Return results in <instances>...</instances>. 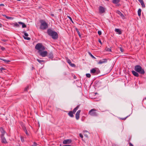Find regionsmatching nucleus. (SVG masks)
Wrapping results in <instances>:
<instances>
[{
    "mask_svg": "<svg viewBox=\"0 0 146 146\" xmlns=\"http://www.w3.org/2000/svg\"><path fill=\"white\" fill-rule=\"evenodd\" d=\"M47 32L48 35L54 39H56L58 38V36L56 32L49 29H48Z\"/></svg>",
    "mask_w": 146,
    "mask_h": 146,
    "instance_id": "obj_1",
    "label": "nucleus"
},
{
    "mask_svg": "<svg viewBox=\"0 0 146 146\" xmlns=\"http://www.w3.org/2000/svg\"><path fill=\"white\" fill-rule=\"evenodd\" d=\"M135 71L141 74H144L145 73L144 69L139 65H136L134 67Z\"/></svg>",
    "mask_w": 146,
    "mask_h": 146,
    "instance_id": "obj_2",
    "label": "nucleus"
},
{
    "mask_svg": "<svg viewBox=\"0 0 146 146\" xmlns=\"http://www.w3.org/2000/svg\"><path fill=\"white\" fill-rule=\"evenodd\" d=\"M40 22L41 23L40 29L42 30H45L48 28V25L44 21L41 20Z\"/></svg>",
    "mask_w": 146,
    "mask_h": 146,
    "instance_id": "obj_3",
    "label": "nucleus"
},
{
    "mask_svg": "<svg viewBox=\"0 0 146 146\" xmlns=\"http://www.w3.org/2000/svg\"><path fill=\"white\" fill-rule=\"evenodd\" d=\"M35 48L39 50L38 52L42 51L45 49V47L41 43L37 44L35 46Z\"/></svg>",
    "mask_w": 146,
    "mask_h": 146,
    "instance_id": "obj_4",
    "label": "nucleus"
},
{
    "mask_svg": "<svg viewBox=\"0 0 146 146\" xmlns=\"http://www.w3.org/2000/svg\"><path fill=\"white\" fill-rule=\"evenodd\" d=\"M96 111V110L95 109H92L89 111L88 114L92 116H97L98 115V114Z\"/></svg>",
    "mask_w": 146,
    "mask_h": 146,
    "instance_id": "obj_5",
    "label": "nucleus"
},
{
    "mask_svg": "<svg viewBox=\"0 0 146 146\" xmlns=\"http://www.w3.org/2000/svg\"><path fill=\"white\" fill-rule=\"evenodd\" d=\"M18 23V24L17 23H13L12 24V25L14 27H19V24L22 25V28H25L26 27V25L23 23L22 22H19Z\"/></svg>",
    "mask_w": 146,
    "mask_h": 146,
    "instance_id": "obj_6",
    "label": "nucleus"
},
{
    "mask_svg": "<svg viewBox=\"0 0 146 146\" xmlns=\"http://www.w3.org/2000/svg\"><path fill=\"white\" fill-rule=\"evenodd\" d=\"M40 55L42 57H44L47 56L48 53L46 51H40L38 52Z\"/></svg>",
    "mask_w": 146,
    "mask_h": 146,
    "instance_id": "obj_7",
    "label": "nucleus"
},
{
    "mask_svg": "<svg viewBox=\"0 0 146 146\" xmlns=\"http://www.w3.org/2000/svg\"><path fill=\"white\" fill-rule=\"evenodd\" d=\"M99 10L100 13H103L105 12V8L102 6H99Z\"/></svg>",
    "mask_w": 146,
    "mask_h": 146,
    "instance_id": "obj_8",
    "label": "nucleus"
},
{
    "mask_svg": "<svg viewBox=\"0 0 146 146\" xmlns=\"http://www.w3.org/2000/svg\"><path fill=\"white\" fill-rule=\"evenodd\" d=\"M72 142V140L71 139H67L64 140L63 142L64 144H69L70 143Z\"/></svg>",
    "mask_w": 146,
    "mask_h": 146,
    "instance_id": "obj_9",
    "label": "nucleus"
},
{
    "mask_svg": "<svg viewBox=\"0 0 146 146\" xmlns=\"http://www.w3.org/2000/svg\"><path fill=\"white\" fill-rule=\"evenodd\" d=\"M66 59V60L67 62L72 66V67H75V65L74 64H72L71 63L70 60L68 59V58L67 57L65 58Z\"/></svg>",
    "mask_w": 146,
    "mask_h": 146,
    "instance_id": "obj_10",
    "label": "nucleus"
},
{
    "mask_svg": "<svg viewBox=\"0 0 146 146\" xmlns=\"http://www.w3.org/2000/svg\"><path fill=\"white\" fill-rule=\"evenodd\" d=\"M107 61V60L106 59H103L102 60H100L98 64H101L106 62Z\"/></svg>",
    "mask_w": 146,
    "mask_h": 146,
    "instance_id": "obj_11",
    "label": "nucleus"
},
{
    "mask_svg": "<svg viewBox=\"0 0 146 146\" xmlns=\"http://www.w3.org/2000/svg\"><path fill=\"white\" fill-rule=\"evenodd\" d=\"M81 111L80 110H78L76 114V118L77 120H78L80 117V114Z\"/></svg>",
    "mask_w": 146,
    "mask_h": 146,
    "instance_id": "obj_12",
    "label": "nucleus"
},
{
    "mask_svg": "<svg viewBox=\"0 0 146 146\" xmlns=\"http://www.w3.org/2000/svg\"><path fill=\"white\" fill-rule=\"evenodd\" d=\"M1 137L2 139V143H7L5 138L4 137V134H2Z\"/></svg>",
    "mask_w": 146,
    "mask_h": 146,
    "instance_id": "obj_13",
    "label": "nucleus"
},
{
    "mask_svg": "<svg viewBox=\"0 0 146 146\" xmlns=\"http://www.w3.org/2000/svg\"><path fill=\"white\" fill-rule=\"evenodd\" d=\"M132 73L133 75L135 76L138 77L139 76V74L138 73V72L132 70Z\"/></svg>",
    "mask_w": 146,
    "mask_h": 146,
    "instance_id": "obj_14",
    "label": "nucleus"
},
{
    "mask_svg": "<svg viewBox=\"0 0 146 146\" xmlns=\"http://www.w3.org/2000/svg\"><path fill=\"white\" fill-rule=\"evenodd\" d=\"M83 132L84 136L87 138L88 137V134H89V132L86 130L84 131Z\"/></svg>",
    "mask_w": 146,
    "mask_h": 146,
    "instance_id": "obj_15",
    "label": "nucleus"
},
{
    "mask_svg": "<svg viewBox=\"0 0 146 146\" xmlns=\"http://www.w3.org/2000/svg\"><path fill=\"white\" fill-rule=\"evenodd\" d=\"M48 57L50 58H53V54L52 52H50L48 55Z\"/></svg>",
    "mask_w": 146,
    "mask_h": 146,
    "instance_id": "obj_16",
    "label": "nucleus"
},
{
    "mask_svg": "<svg viewBox=\"0 0 146 146\" xmlns=\"http://www.w3.org/2000/svg\"><path fill=\"white\" fill-rule=\"evenodd\" d=\"M73 114L74 113L72 112V111H70L68 113V115L70 117H74Z\"/></svg>",
    "mask_w": 146,
    "mask_h": 146,
    "instance_id": "obj_17",
    "label": "nucleus"
},
{
    "mask_svg": "<svg viewBox=\"0 0 146 146\" xmlns=\"http://www.w3.org/2000/svg\"><path fill=\"white\" fill-rule=\"evenodd\" d=\"M115 31L118 33V34L119 35L121 34L122 33V32L121 30L119 29H115Z\"/></svg>",
    "mask_w": 146,
    "mask_h": 146,
    "instance_id": "obj_18",
    "label": "nucleus"
},
{
    "mask_svg": "<svg viewBox=\"0 0 146 146\" xmlns=\"http://www.w3.org/2000/svg\"><path fill=\"white\" fill-rule=\"evenodd\" d=\"M120 2V0H113L112 2L114 4H117Z\"/></svg>",
    "mask_w": 146,
    "mask_h": 146,
    "instance_id": "obj_19",
    "label": "nucleus"
},
{
    "mask_svg": "<svg viewBox=\"0 0 146 146\" xmlns=\"http://www.w3.org/2000/svg\"><path fill=\"white\" fill-rule=\"evenodd\" d=\"M79 107V106H77L76 108H74V109L73 110V111H72V112L74 114L75 113L76 111L78 110V108Z\"/></svg>",
    "mask_w": 146,
    "mask_h": 146,
    "instance_id": "obj_20",
    "label": "nucleus"
},
{
    "mask_svg": "<svg viewBox=\"0 0 146 146\" xmlns=\"http://www.w3.org/2000/svg\"><path fill=\"white\" fill-rule=\"evenodd\" d=\"M0 60H3L4 62H6L7 63H8V62H10V60H6L4 59H3L2 58H0Z\"/></svg>",
    "mask_w": 146,
    "mask_h": 146,
    "instance_id": "obj_21",
    "label": "nucleus"
},
{
    "mask_svg": "<svg viewBox=\"0 0 146 146\" xmlns=\"http://www.w3.org/2000/svg\"><path fill=\"white\" fill-rule=\"evenodd\" d=\"M96 72V70L95 68H94L90 70V72L91 73L94 74Z\"/></svg>",
    "mask_w": 146,
    "mask_h": 146,
    "instance_id": "obj_22",
    "label": "nucleus"
},
{
    "mask_svg": "<svg viewBox=\"0 0 146 146\" xmlns=\"http://www.w3.org/2000/svg\"><path fill=\"white\" fill-rule=\"evenodd\" d=\"M36 60L40 64H42V62H44L45 61L42 60H40L38 59H36Z\"/></svg>",
    "mask_w": 146,
    "mask_h": 146,
    "instance_id": "obj_23",
    "label": "nucleus"
},
{
    "mask_svg": "<svg viewBox=\"0 0 146 146\" xmlns=\"http://www.w3.org/2000/svg\"><path fill=\"white\" fill-rule=\"evenodd\" d=\"M141 9H139L138 10L137 12H138V14L139 16H140L141 15Z\"/></svg>",
    "mask_w": 146,
    "mask_h": 146,
    "instance_id": "obj_24",
    "label": "nucleus"
},
{
    "mask_svg": "<svg viewBox=\"0 0 146 146\" xmlns=\"http://www.w3.org/2000/svg\"><path fill=\"white\" fill-rule=\"evenodd\" d=\"M116 12L117 14H118L119 15L121 16H123V15L122 14V13L119 11L117 10V11Z\"/></svg>",
    "mask_w": 146,
    "mask_h": 146,
    "instance_id": "obj_25",
    "label": "nucleus"
},
{
    "mask_svg": "<svg viewBox=\"0 0 146 146\" xmlns=\"http://www.w3.org/2000/svg\"><path fill=\"white\" fill-rule=\"evenodd\" d=\"M88 53L92 57V58L96 59V58L93 56L92 54L90 52H88Z\"/></svg>",
    "mask_w": 146,
    "mask_h": 146,
    "instance_id": "obj_26",
    "label": "nucleus"
},
{
    "mask_svg": "<svg viewBox=\"0 0 146 146\" xmlns=\"http://www.w3.org/2000/svg\"><path fill=\"white\" fill-rule=\"evenodd\" d=\"M105 50L106 51L108 52H110L111 51V49L110 48L108 47L106 48Z\"/></svg>",
    "mask_w": 146,
    "mask_h": 146,
    "instance_id": "obj_27",
    "label": "nucleus"
},
{
    "mask_svg": "<svg viewBox=\"0 0 146 146\" xmlns=\"http://www.w3.org/2000/svg\"><path fill=\"white\" fill-rule=\"evenodd\" d=\"M141 4L142 7L143 8H145V5L143 1L142 2V3H141Z\"/></svg>",
    "mask_w": 146,
    "mask_h": 146,
    "instance_id": "obj_28",
    "label": "nucleus"
},
{
    "mask_svg": "<svg viewBox=\"0 0 146 146\" xmlns=\"http://www.w3.org/2000/svg\"><path fill=\"white\" fill-rule=\"evenodd\" d=\"M76 30L77 32L78 35H79V36H80V32L78 30V29L77 28L76 29Z\"/></svg>",
    "mask_w": 146,
    "mask_h": 146,
    "instance_id": "obj_29",
    "label": "nucleus"
},
{
    "mask_svg": "<svg viewBox=\"0 0 146 146\" xmlns=\"http://www.w3.org/2000/svg\"><path fill=\"white\" fill-rule=\"evenodd\" d=\"M86 77L88 78H90L91 77V75L90 74H86Z\"/></svg>",
    "mask_w": 146,
    "mask_h": 146,
    "instance_id": "obj_30",
    "label": "nucleus"
},
{
    "mask_svg": "<svg viewBox=\"0 0 146 146\" xmlns=\"http://www.w3.org/2000/svg\"><path fill=\"white\" fill-rule=\"evenodd\" d=\"M24 38L25 39H26V40H30L31 39L30 38L26 37L25 36H24Z\"/></svg>",
    "mask_w": 146,
    "mask_h": 146,
    "instance_id": "obj_31",
    "label": "nucleus"
},
{
    "mask_svg": "<svg viewBox=\"0 0 146 146\" xmlns=\"http://www.w3.org/2000/svg\"><path fill=\"white\" fill-rule=\"evenodd\" d=\"M1 131L2 133V134L4 135V133H5V131L3 129H2V130Z\"/></svg>",
    "mask_w": 146,
    "mask_h": 146,
    "instance_id": "obj_32",
    "label": "nucleus"
},
{
    "mask_svg": "<svg viewBox=\"0 0 146 146\" xmlns=\"http://www.w3.org/2000/svg\"><path fill=\"white\" fill-rule=\"evenodd\" d=\"M68 18L70 19V20L73 23V22L72 20V18L70 16H68Z\"/></svg>",
    "mask_w": 146,
    "mask_h": 146,
    "instance_id": "obj_33",
    "label": "nucleus"
},
{
    "mask_svg": "<svg viewBox=\"0 0 146 146\" xmlns=\"http://www.w3.org/2000/svg\"><path fill=\"white\" fill-rule=\"evenodd\" d=\"M24 35L25 36H28V34L27 33H26L25 32H24Z\"/></svg>",
    "mask_w": 146,
    "mask_h": 146,
    "instance_id": "obj_34",
    "label": "nucleus"
},
{
    "mask_svg": "<svg viewBox=\"0 0 146 146\" xmlns=\"http://www.w3.org/2000/svg\"><path fill=\"white\" fill-rule=\"evenodd\" d=\"M21 141L23 142H24V138L23 137H21Z\"/></svg>",
    "mask_w": 146,
    "mask_h": 146,
    "instance_id": "obj_35",
    "label": "nucleus"
},
{
    "mask_svg": "<svg viewBox=\"0 0 146 146\" xmlns=\"http://www.w3.org/2000/svg\"><path fill=\"white\" fill-rule=\"evenodd\" d=\"M98 33L99 35H100L102 34V32L100 31H98Z\"/></svg>",
    "mask_w": 146,
    "mask_h": 146,
    "instance_id": "obj_36",
    "label": "nucleus"
},
{
    "mask_svg": "<svg viewBox=\"0 0 146 146\" xmlns=\"http://www.w3.org/2000/svg\"><path fill=\"white\" fill-rule=\"evenodd\" d=\"M32 146H37V144L36 143L34 142V144Z\"/></svg>",
    "mask_w": 146,
    "mask_h": 146,
    "instance_id": "obj_37",
    "label": "nucleus"
},
{
    "mask_svg": "<svg viewBox=\"0 0 146 146\" xmlns=\"http://www.w3.org/2000/svg\"><path fill=\"white\" fill-rule=\"evenodd\" d=\"M120 50L122 52H123L124 51V50L121 47L119 48Z\"/></svg>",
    "mask_w": 146,
    "mask_h": 146,
    "instance_id": "obj_38",
    "label": "nucleus"
},
{
    "mask_svg": "<svg viewBox=\"0 0 146 146\" xmlns=\"http://www.w3.org/2000/svg\"><path fill=\"white\" fill-rule=\"evenodd\" d=\"M25 133L26 134V135H29V134L27 132V131L26 129V128H25Z\"/></svg>",
    "mask_w": 146,
    "mask_h": 146,
    "instance_id": "obj_39",
    "label": "nucleus"
},
{
    "mask_svg": "<svg viewBox=\"0 0 146 146\" xmlns=\"http://www.w3.org/2000/svg\"><path fill=\"white\" fill-rule=\"evenodd\" d=\"M79 136L81 138H83V135L81 133H80L79 134Z\"/></svg>",
    "mask_w": 146,
    "mask_h": 146,
    "instance_id": "obj_40",
    "label": "nucleus"
},
{
    "mask_svg": "<svg viewBox=\"0 0 146 146\" xmlns=\"http://www.w3.org/2000/svg\"><path fill=\"white\" fill-rule=\"evenodd\" d=\"M6 18L7 19H12V17H7V16H6Z\"/></svg>",
    "mask_w": 146,
    "mask_h": 146,
    "instance_id": "obj_41",
    "label": "nucleus"
},
{
    "mask_svg": "<svg viewBox=\"0 0 146 146\" xmlns=\"http://www.w3.org/2000/svg\"><path fill=\"white\" fill-rule=\"evenodd\" d=\"M98 42H99V43H100L101 44V45H102V42H101V40H100V39H99V40H98Z\"/></svg>",
    "mask_w": 146,
    "mask_h": 146,
    "instance_id": "obj_42",
    "label": "nucleus"
},
{
    "mask_svg": "<svg viewBox=\"0 0 146 146\" xmlns=\"http://www.w3.org/2000/svg\"><path fill=\"white\" fill-rule=\"evenodd\" d=\"M128 117V116H127V117H125V118H121V119H122V120H125L127 118V117Z\"/></svg>",
    "mask_w": 146,
    "mask_h": 146,
    "instance_id": "obj_43",
    "label": "nucleus"
},
{
    "mask_svg": "<svg viewBox=\"0 0 146 146\" xmlns=\"http://www.w3.org/2000/svg\"><path fill=\"white\" fill-rule=\"evenodd\" d=\"M4 70H5V68H4L1 67L0 68V70L1 71Z\"/></svg>",
    "mask_w": 146,
    "mask_h": 146,
    "instance_id": "obj_44",
    "label": "nucleus"
},
{
    "mask_svg": "<svg viewBox=\"0 0 146 146\" xmlns=\"http://www.w3.org/2000/svg\"><path fill=\"white\" fill-rule=\"evenodd\" d=\"M129 146H134L131 142L129 143Z\"/></svg>",
    "mask_w": 146,
    "mask_h": 146,
    "instance_id": "obj_45",
    "label": "nucleus"
},
{
    "mask_svg": "<svg viewBox=\"0 0 146 146\" xmlns=\"http://www.w3.org/2000/svg\"><path fill=\"white\" fill-rule=\"evenodd\" d=\"M141 3L142 2H143V0H138Z\"/></svg>",
    "mask_w": 146,
    "mask_h": 146,
    "instance_id": "obj_46",
    "label": "nucleus"
},
{
    "mask_svg": "<svg viewBox=\"0 0 146 146\" xmlns=\"http://www.w3.org/2000/svg\"><path fill=\"white\" fill-rule=\"evenodd\" d=\"M1 49L2 50H4L5 49V48L2 47L1 48Z\"/></svg>",
    "mask_w": 146,
    "mask_h": 146,
    "instance_id": "obj_47",
    "label": "nucleus"
},
{
    "mask_svg": "<svg viewBox=\"0 0 146 146\" xmlns=\"http://www.w3.org/2000/svg\"><path fill=\"white\" fill-rule=\"evenodd\" d=\"M28 87H27V88H26L25 90V91H27V90L28 89Z\"/></svg>",
    "mask_w": 146,
    "mask_h": 146,
    "instance_id": "obj_48",
    "label": "nucleus"
},
{
    "mask_svg": "<svg viewBox=\"0 0 146 146\" xmlns=\"http://www.w3.org/2000/svg\"><path fill=\"white\" fill-rule=\"evenodd\" d=\"M2 40L4 42H6L7 41V40H5V39H2Z\"/></svg>",
    "mask_w": 146,
    "mask_h": 146,
    "instance_id": "obj_49",
    "label": "nucleus"
},
{
    "mask_svg": "<svg viewBox=\"0 0 146 146\" xmlns=\"http://www.w3.org/2000/svg\"><path fill=\"white\" fill-rule=\"evenodd\" d=\"M4 5L3 4H0V6H4Z\"/></svg>",
    "mask_w": 146,
    "mask_h": 146,
    "instance_id": "obj_50",
    "label": "nucleus"
},
{
    "mask_svg": "<svg viewBox=\"0 0 146 146\" xmlns=\"http://www.w3.org/2000/svg\"><path fill=\"white\" fill-rule=\"evenodd\" d=\"M51 15L52 16V17H54V15L53 14H52V13H51Z\"/></svg>",
    "mask_w": 146,
    "mask_h": 146,
    "instance_id": "obj_51",
    "label": "nucleus"
},
{
    "mask_svg": "<svg viewBox=\"0 0 146 146\" xmlns=\"http://www.w3.org/2000/svg\"><path fill=\"white\" fill-rule=\"evenodd\" d=\"M3 16L5 17H6V16H7L5 15H3Z\"/></svg>",
    "mask_w": 146,
    "mask_h": 146,
    "instance_id": "obj_52",
    "label": "nucleus"
},
{
    "mask_svg": "<svg viewBox=\"0 0 146 146\" xmlns=\"http://www.w3.org/2000/svg\"><path fill=\"white\" fill-rule=\"evenodd\" d=\"M25 128H26L25 127H24L23 128V129H24V131H25Z\"/></svg>",
    "mask_w": 146,
    "mask_h": 146,
    "instance_id": "obj_53",
    "label": "nucleus"
},
{
    "mask_svg": "<svg viewBox=\"0 0 146 146\" xmlns=\"http://www.w3.org/2000/svg\"><path fill=\"white\" fill-rule=\"evenodd\" d=\"M145 99L146 100V97L145 98Z\"/></svg>",
    "mask_w": 146,
    "mask_h": 146,
    "instance_id": "obj_54",
    "label": "nucleus"
},
{
    "mask_svg": "<svg viewBox=\"0 0 146 146\" xmlns=\"http://www.w3.org/2000/svg\"><path fill=\"white\" fill-rule=\"evenodd\" d=\"M60 146H61V145H60Z\"/></svg>",
    "mask_w": 146,
    "mask_h": 146,
    "instance_id": "obj_55",
    "label": "nucleus"
},
{
    "mask_svg": "<svg viewBox=\"0 0 146 146\" xmlns=\"http://www.w3.org/2000/svg\"><path fill=\"white\" fill-rule=\"evenodd\" d=\"M106 0V1H109V0Z\"/></svg>",
    "mask_w": 146,
    "mask_h": 146,
    "instance_id": "obj_56",
    "label": "nucleus"
}]
</instances>
